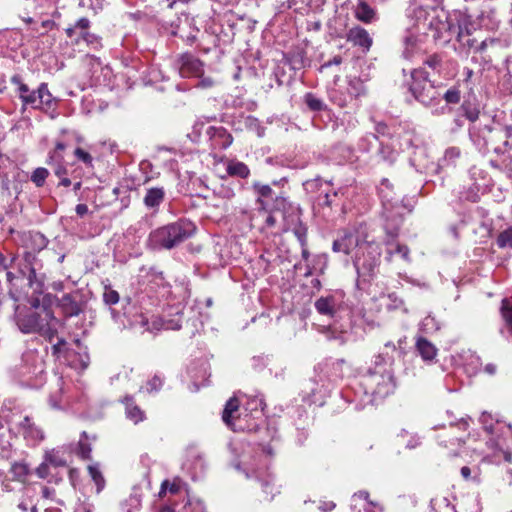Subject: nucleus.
Segmentation results:
<instances>
[{
  "label": "nucleus",
  "instance_id": "obj_1",
  "mask_svg": "<svg viewBox=\"0 0 512 512\" xmlns=\"http://www.w3.org/2000/svg\"><path fill=\"white\" fill-rule=\"evenodd\" d=\"M197 231L193 221L179 218L152 230L147 243L152 250H172L191 238Z\"/></svg>",
  "mask_w": 512,
  "mask_h": 512
},
{
  "label": "nucleus",
  "instance_id": "obj_2",
  "mask_svg": "<svg viewBox=\"0 0 512 512\" xmlns=\"http://www.w3.org/2000/svg\"><path fill=\"white\" fill-rule=\"evenodd\" d=\"M391 192L392 184L388 179H383L379 193L382 202V218L384 221V245H389L390 243L393 244V240H396L400 234V230L404 221L402 214L404 204L402 201L400 202L399 199L393 198L390 195Z\"/></svg>",
  "mask_w": 512,
  "mask_h": 512
},
{
  "label": "nucleus",
  "instance_id": "obj_3",
  "mask_svg": "<svg viewBox=\"0 0 512 512\" xmlns=\"http://www.w3.org/2000/svg\"><path fill=\"white\" fill-rule=\"evenodd\" d=\"M412 98L425 107L439 104L443 83L436 84L424 67L412 69L410 77L404 83Z\"/></svg>",
  "mask_w": 512,
  "mask_h": 512
},
{
  "label": "nucleus",
  "instance_id": "obj_4",
  "mask_svg": "<svg viewBox=\"0 0 512 512\" xmlns=\"http://www.w3.org/2000/svg\"><path fill=\"white\" fill-rule=\"evenodd\" d=\"M382 249L375 241H364V245L357 249L353 265L357 272L356 287L363 289L377 275L381 263Z\"/></svg>",
  "mask_w": 512,
  "mask_h": 512
},
{
  "label": "nucleus",
  "instance_id": "obj_5",
  "mask_svg": "<svg viewBox=\"0 0 512 512\" xmlns=\"http://www.w3.org/2000/svg\"><path fill=\"white\" fill-rule=\"evenodd\" d=\"M469 139L482 155L491 152L500 156L505 154L506 149L502 142L504 134L500 124L471 125L468 129Z\"/></svg>",
  "mask_w": 512,
  "mask_h": 512
},
{
  "label": "nucleus",
  "instance_id": "obj_6",
  "mask_svg": "<svg viewBox=\"0 0 512 512\" xmlns=\"http://www.w3.org/2000/svg\"><path fill=\"white\" fill-rule=\"evenodd\" d=\"M272 212L281 213L283 220V232L291 231L299 243L304 244L307 226L303 223L302 209L298 204L289 201L286 197L279 195L273 200Z\"/></svg>",
  "mask_w": 512,
  "mask_h": 512
},
{
  "label": "nucleus",
  "instance_id": "obj_7",
  "mask_svg": "<svg viewBox=\"0 0 512 512\" xmlns=\"http://www.w3.org/2000/svg\"><path fill=\"white\" fill-rule=\"evenodd\" d=\"M14 322L23 334H37L46 324L47 319H54L53 312L40 313L32 308H20L18 302L12 305Z\"/></svg>",
  "mask_w": 512,
  "mask_h": 512
},
{
  "label": "nucleus",
  "instance_id": "obj_8",
  "mask_svg": "<svg viewBox=\"0 0 512 512\" xmlns=\"http://www.w3.org/2000/svg\"><path fill=\"white\" fill-rule=\"evenodd\" d=\"M433 11L434 15L426 21L428 27L434 31L433 38L436 41L449 43L457 33L458 24H460L459 15H450L443 8Z\"/></svg>",
  "mask_w": 512,
  "mask_h": 512
},
{
  "label": "nucleus",
  "instance_id": "obj_9",
  "mask_svg": "<svg viewBox=\"0 0 512 512\" xmlns=\"http://www.w3.org/2000/svg\"><path fill=\"white\" fill-rule=\"evenodd\" d=\"M9 432L22 436L28 446H36L45 439L43 429L28 415H13L9 420Z\"/></svg>",
  "mask_w": 512,
  "mask_h": 512
},
{
  "label": "nucleus",
  "instance_id": "obj_10",
  "mask_svg": "<svg viewBox=\"0 0 512 512\" xmlns=\"http://www.w3.org/2000/svg\"><path fill=\"white\" fill-rule=\"evenodd\" d=\"M17 93L23 107L30 106L33 109L47 112L55 104V98L50 93L47 83H41L38 89L33 91L27 85H20L17 88Z\"/></svg>",
  "mask_w": 512,
  "mask_h": 512
},
{
  "label": "nucleus",
  "instance_id": "obj_11",
  "mask_svg": "<svg viewBox=\"0 0 512 512\" xmlns=\"http://www.w3.org/2000/svg\"><path fill=\"white\" fill-rule=\"evenodd\" d=\"M332 385L329 379H325L319 372L316 376L306 380L302 386V399L309 404L324 403V399L329 395Z\"/></svg>",
  "mask_w": 512,
  "mask_h": 512
},
{
  "label": "nucleus",
  "instance_id": "obj_12",
  "mask_svg": "<svg viewBox=\"0 0 512 512\" xmlns=\"http://www.w3.org/2000/svg\"><path fill=\"white\" fill-rule=\"evenodd\" d=\"M239 400L237 397H231L225 404L224 410L222 412V420L223 422L230 427L233 431H247V432H256L259 429V424L247 423L244 424V421L247 420L248 413H239L236 417L234 413L239 410Z\"/></svg>",
  "mask_w": 512,
  "mask_h": 512
},
{
  "label": "nucleus",
  "instance_id": "obj_13",
  "mask_svg": "<svg viewBox=\"0 0 512 512\" xmlns=\"http://www.w3.org/2000/svg\"><path fill=\"white\" fill-rule=\"evenodd\" d=\"M361 385L364 387V393L371 394L374 399H384L393 394L396 389V381L393 372L376 376L375 379L363 378Z\"/></svg>",
  "mask_w": 512,
  "mask_h": 512
},
{
  "label": "nucleus",
  "instance_id": "obj_14",
  "mask_svg": "<svg viewBox=\"0 0 512 512\" xmlns=\"http://www.w3.org/2000/svg\"><path fill=\"white\" fill-rule=\"evenodd\" d=\"M344 298L345 293L342 290L322 295L314 302L315 310L321 316L335 319L343 309Z\"/></svg>",
  "mask_w": 512,
  "mask_h": 512
},
{
  "label": "nucleus",
  "instance_id": "obj_15",
  "mask_svg": "<svg viewBox=\"0 0 512 512\" xmlns=\"http://www.w3.org/2000/svg\"><path fill=\"white\" fill-rule=\"evenodd\" d=\"M365 238H362L358 230L344 229L338 237L333 241L332 250L337 253L350 254L354 248L360 249L364 245Z\"/></svg>",
  "mask_w": 512,
  "mask_h": 512
},
{
  "label": "nucleus",
  "instance_id": "obj_16",
  "mask_svg": "<svg viewBox=\"0 0 512 512\" xmlns=\"http://www.w3.org/2000/svg\"><path fill=\"white\" fill-rule=\"evenodd\" d=\"M323 180L321 177H316L314 179L307 180L303 183V187L307 192L314 193L320 192L317 196V204L320 207L332 208L333 206H337V199L339 197L338 191L331 190H322Z\"/></svg>",
  "mask_w": 512,
  "mask_h": 512
},
{
  "label": "nucleus",
  "instance_id": "obj_17",
  "mask_svg": "<svg viewBox=\"0 0 512 512\" xmlns=\"http://www.w3.org/2000/svg\"><path fill=\"white\" fill-rule=\"evenodd\" d=\"M179 74L183 78L201 77L204 74V63L189 52L180 54L175 62Z\"/></svg>",
  "mask_w": 512,
  "mask_h": 512
},
{
  "label": "nucleus",
  "instance_id": "obj_18",
  "mask_svg": "<svg viewBox=\"0 0 512 512\" xmlns=\"http://www.w3.org/2000/svg\"><path fill=\"white\" fill-rule=\"evenodd\" d=\"M58 307L66 318L79 316L84 312L86 301L80 291L63 294L58 299Z\"/></svg>",
  "mask_w": 512,
  "mask_h": 512
},
{
  "label": "nucleus",
  "instance_id": "obj_19",
  "mask_svg": "<svg viewBox=\"0 0 512 512\" xmlns=\"http://www.w3.org/2000/svg\"><path fill=\"white\" fill-rule=\"evenodd\" d=\"M394 359L389 356L387 353H380L374 357L372 364L367 368L366 373L362 375L361 382H363V378H373L376 376H382L384 374L393 372L392 365Z\"/></svg>",
  "mask_w": 512,
  "mask_h": 512
},
{
  "label": "nucleus",
  "instance_id": "obj_20",
  "mask_svg": "<svg viewBox=\"0 0 512 512\" xmlns=\"http://www.w3.org/2000/svg\"><path fill=\"white\" fill-rule=\"evenodd\" d=\"M442 0H412L411 5L409 7L410 13L416 18L417 21H426L434 15V11L436 9H441L439 7Z\"/></svg>",
  "mask_w": 512,
  "mask_h": 512
},
{
  "label": "nucleus",
  "instance_id": "obj_21",
  "mask_svg": "<svg viewBox=\"0 0 512 512\" xmlns=\"http://www.w3.org/2000/svg\"><path fill=\"white\" fill-rule=\"evenodd\" d=\"M346 364L344 359L326 360L318 364L314 371L315 373L323 374L325 379H329L332 384L336 379H341L344 376L343 366Z\"/></svg>",
  "mask_w": 512,
  "mask_h": 512
},
{
  "label": "nucleus",
  "instance_id": "obj_22",
  "mask_svg": "<svg viewBox=\"0 0 512 512\" xmlns=\"http://www.w3.org/2000/svg\"><path fill=\"white\" fill-rule=\"evenodd\" d=\"M252 189L256 195V203L259 205V210L272 212L271 206L277 195H275L270 185L255 181L252 184Z\"/></svg>",
  "mask_w": 512,
  "mask_h": 512
},
{
  "label": "nucleus",
  "instance_id": "obj_23",
  "mask_svg": "<svg viewBox=\"0 0 512 512\" xmlns=\"http://www.w3.org/2000/svg\"><path fill=\"white\" fill-rule=\"evenodd\" d=\"M206 134L211 141V146L215 149H227L233 142L232 135L222 126H210Z\"/></svg>",
  "mask_w": 512,
  "mask_h": 512
},
{
  "label": "nucleus",
  "instance_id": "obj_24",
  "mask_svg": "<svg viewBox=\"0 0 512 512\" xmlns=\"http://www.w3.org/2000/svg\"><path fill=\"white\" fill-rule=\"evenodd\" d=\"M255 479L259 483L263 493L264 499L267 501L273 500L276 494L280 493L279 487L275 484V477L267 472H254Z\"/></svg>",
  "mask_w": 512,
  "mask_h": 512
},
{
  "label": "nucleus",
  "instance_id": "obj_25",
  "mask_svg": "<svg viewBox=\"0 0 512 512\" xmlns=\"http://www.w3.org/2000/svg\"><path fill=\"white\" fill-rule=\"evenodd\" d=\"M266 404L262 398L254 397L249 400L244 408L242 413H248L247 420L244 421V424L247 423H258L259 425L264 421L263 420V411Z\"/></svg>",
  "mask_w": 512,
  "mask_h": 512
},
{
  "label": "nucleus",
  "instance_id": "obj_26",
  "mask_svg": "<svg viewBox=\"0 0 512 512\" xmlns=\"http://www.w3.org/2000/svg\"><path fill=\"white\" fill-rule=\"evenodd\" d=\"M165 196L166 192L163 187L147 188L143 198V204L148 210L156 213L159 211L161 204L164 202Z\"/></svg>",
  "mask_w": 512,
  "mask_h": 512
},
{
  "label": "nucleus",
  "instance_id": "obj_27",
  "mask_svg": "<svg viewBox=\"0 0 512 512\" xmlns=\"http://www.w3.org/2000/svg\"><path fill=\"white\" fill-rule=\"evenodd\" d=\"M347 40L353 45L363 48L365 51H368L372 45V38L367 30L361 26H355L349 29Z\"/></svg>",
  "mask_w": 512,
  "mask_h": 512
},
{
  "label": "nucleus",
  "instance_id": "obj_28",
  "mask_svg": "<svg viewBox=\"0 0 512 512\" xmlns=\"http://www.w3.org/2000/svg\"><path fill=\"white\" fill-rule=\"evenodd\" d=\"M35 269H42V263L37 255L31 251H25L18 264V273L21 278L25 275L33 274Z\"/></svg>",
  "mask_w": 512,
  "mask_h": 512
},
{
  "label": "nucleus",
  "instance_id": "obj_29",
  "mask_svg": "<svg viewBox=\"0 0 512 512\" xmlns=\"http://www.w3.org/2000/svg\"><path fill=\"white\" fill-rule=\"evenodd\" d=\"M375 132H376V134L369 133L360 139V142H359L360 150L369 152L372 139L378 140L379 136L389 137V138H391V136H392V134L390 132V127L385 122H382V121L376 123Z\"/></svg>",
  "mask_w": 512,
  "mask_h": 512
},
{
  "label": "nucleus",
  "instance_id": "obj_30",
  "mask_svg": "<svg viewBox=\"0 0 512 512\" xmlns=\"http://www.w3.org/2000/svg\"><path fill=\"white\" fill-rule=\"evenodd\" d=\"M354 15L357 20L363 23H372L378 19L375 8L371 6L368 0H358L354 7Z\"/></svg>",
  "mask_w": 512,
  "mask_h": 512
},
{
  "label": "nucleus",
  "instance_id": "obj_31",
  "mask_svg": "<svg viewBox=\"0 0 512 512\" xmlns=\"http://www.w3.org/2000/svg\"><path fill=\"white\" fill-rule=\"evenodd\" d=\"M122 403L125 405L126 417L134 424H138L145 419V412L135 403L132 396L126 395Z\"/></svg>",
  "mask_w": 512,
  "mask_h": 512
},
{
  "label": "nucleus",
  "instance_id": "obj_32",
  "mask_svg": "<svg viewBox=\"0 0 512 512\" xmlns=\"http://www.w3.org/2000/svg\"><path fill=\"white\" fill-rule=\"evenodd\" d=\"M415 348L421 358L426 362L433 361L438 352L435 345L423 336H418L416 338Z\"/></svg>",
  "mask_w": 512,
  "mask_h": 512
},
{
  "label": "nucleus",
  "instance_id": "obj_33",
  "mask_svg": "<svg viewBox=\"0 0 512 512\" xmlns=\"http://www.w3.org/2000/svg\"><path fill=\"white\" fill-rule=\"evenodd\" d=\"M376 156L379 161L392 165L398 157V151L391 143L380 141Z\"/></svg>",
  "mask_w": 512,
  "mask_h": 512
},
{
  "label": "nucleus",
  "instance_id": "obj_34",
  "mask_svg": "<svg viewBox=\"0 0 512 512\" xmlns=\"http://www.w3.org/2000/svg\"><path fill=\"white\" fill-rule=\"evenodd\" d=\"M461 157V150L459 147H449L445 150L443 157L439 160L437 170L449 167H456Z\"/></svg>",
  "mask_w": 512,
  "mask_h": 512
},
{
  "label": "nucleus",
  "instance_id": "obj_35",
  "mask_svg": "<svg viewBox=\"0 0 512 512\" xmlns=\"http://www.w3.org/2000/svg\"><path fill=\"white\" fill-rule=\"evenodd\" d=\"M386 246V260L388 262L391 261L392 257L397 254L399 255L405 262L410 263V249L407 245L400 244L396 240H393V244L385 245Z\"/></svg>",
  "mask_w": 512,
  "mask_h": 512
},
{
  "label": "nucleus",
  "instance_id": "obj_36",
  "mask_svg": "<svg viewBox=\"0 0 512 512\" xmlns=\"http://www.w3.org/2000/svg\"><path fill=\"white\" fill-rule=\"evenodd\" d=\"M42 269H35L33 274L25 275L21 280H27V286L33 290V294H42L44 289V274Z\"/></svg>",
  "mask_w": 512,
  "mask_h": 512
},
{
  "label": "nucleus",
  "instance_id": "obj_37",
  "mask_svg": "<svg viewBox=\"0 0 512 512\" xmlns=\"http://www.w3.org/2000/svg\"><path fill=\"white\" fill-rule=\"evenodd\" d=\"M142 505V495L139 489L134 487L132 493L128 498L123 500L120 504L123 512H137Z\"/></svg>",
  "mask_w": 512,
  "mask_h": 512
},
{
  "label": "nucleus",
  "instance_id": "obj_38",
  "mask_svg": "<svg viewBox=\"0 0 512 512\" xmlns=\"http://www.w3.org/2000/svg\"><path fill=\"white\" fill-rule=\"evenodd\" d=\"M459 111H461L462 115L472 123L479 119L480 108L475 99H465L461 104Z\"/></svg>",
  "mask_w": 512,
  "mask_h": 512
},
{
  "label": "nucleus",
  "instance_id": "obj_39",
  "mask_svg": "<svg viewBox=\"0 0 512 512\" xmlns=\"http://www.w3.org/2000/svg\"><path fill=\"white\" fill-rule=\"evenodd\" d=\"M402 43L404 46L402 56L405 59L409 60L414 56L416 51L419 49L418 38L410 31H407L402 39Z\"/></svg>",
  "mask_w": 512,
  "mask_h": 512
},
{
  "label": "nucleus",
  "instance_id": "obj_40",
  "mask_svg": "<svg viewBox=\"0 0 512 512\" xmlns=\"http://www.w3.org/2000/svg\"><path fill=\"white\" fill-rule=\"evenodd\" d=\"M42 297L32 296L29 300L30 307L33 310L39 311L40 313H44L46 311L53 312L52 305V295L51 294H41Z\"/></svg>",
  "mask_w": 512,
  "mask_h": 512
},
{
  "label": "nucleus",
  "instance_id": "obj_41",
  "mask_svg": "<svg viewBox=\"0 0 512 512\" xmlns=\"http://www.w3.org/2000/svg\"><path fill=\"white\" fill-rule=\"evenodd\" d=\"M226 172L229 176L246 179L250 175L249 167L241 161L232 160L227 164Z\"/></svg>",
  "mask_w": 512,
  "mask_h": 512
},
{
  "label": "nucleus",
  "instance_id": "obj_42",
  "mask_svg": "<svg viewBox=\"0 0 512 512\" xmlns=\"http://www.w3.org/2000/svg\"><path fill=\"white\" fill-rule=\"evenodd\" d=\"M348 87L347 91L351 97L359 98L361 96H365L367 93V89L364 81L359 77H348Z\"/></svg>",
  "mask_w": 512,
  "mask_h": 512
},
{
  "label": "nucleus",
  "instance_id": "obj_43",
  "mask_svg": "<svg viewBox=\"0 0 512 512\" xmlns=\"http://www.w3.org/2000/svg\"><path fill=\"white\" fill-rule=\"evenodd\" d=\"M6 280L9 284V290L7 297L13 301V303H17L20 300V292L18 291V282L22 281L20 275H15L11 271L6 273Z\"/></svg>",
  "mask_w": 512,
  "mask_h": 512
},
{
  "label": "nucleus",
  "instance_id": "obj_44",
  "mask_svg": "<svg viewBox=\"0 0 512 512\" xmlns=\"http://www.w3.org/2000/svg\"><path fill=\"white\" fill-rule=\"evenodd\" d=\"M185 465L191 471V476L194 480L200 478L206 469L205 460L201 455H195L193 460H189Z\"/></svg>",
  "mask_w": 512,
  "mask_h": 512
},
{
  "label": "nucleus",
  "instance_id": "obj_45",
  "mask_svg": "<svg viewBox=\"0 0 512 512\" xmlns=\"http://www.w3.org/2000/svg\"><path fill=\"white\" fill-rule=\"evenodd\" d=\"M355 127L354 123L348 121L345 123L343 120H334L331 124L332 132L339 140L345 139L349 132Z\"/></svg>",
  "mask_w": 512,
  "mask_h": 512
},
{
  "label": "nucleus",
  "instance_id": "obj_46",
  "mask_svg": "<svg viewBox=\"0 0 512 512\" xmlns=\"http://www.w3.org/2000/svg\"><path fill=\"white\" fill-rule=\"evenodd\" d=\"M303 101L308 109L312 112H321L327 110V105L324 103V101L311 92H308L304 95Z\"/></svg>",
  "mask_w": 512,
  "mask_h": 512
},
{
  "label": "nucleus",
  "instance_id": "obj_47",
  "mask_svg": "<svg viewBox=\"0 0 512 512\" xmlns=\"http://www.w3.org/2000/svg\"><path fill=\"white\" fill-rule=\"evenodd\" d=\"M440 329V322L432 315L428 314L420 323L419 330L425 334H430Z\"/></svg>",
  "mask_w": 512,
  "mask_h": 512
},
{
  "label": "nucleus",
  "instance_id": "obj_48",
  "mask_svg": "<svg viewBox=\"0 0 512 512\" xmlns=\"http://www.w3.org/2000/svg\"><path fill=\"white\" fill-rule=\"evenodd\" d=\"M423 65L436 73H440L443 66V57L438 53L427 55L423 60Z\"/></svg>",
  "mask_w": 512,
  "mask_h": 512
},
{
  "label": "nucleus",
  "instance_id": "obj_49",
  "mask_svg": "<svg viewBox=\"0 0 512 512\" xmlns=\"http://www.w3.org/2000/svg\"><path fill=\"white\" fill-rule=\"evenodd\" d=\"M192 20L189 18L187 14L182 13L175 21H172L169 24L168 33L171 35L172 31L179 30L180 33L184 32L185 27L191 29Z\"/></svg>",
  "mask_w": 512,
  "mask_h": 512
},
{
  "label": "nucleus",
  "instance_id": "obj_50",
  "mask_svg": "<svg viewBox=\"0 0 512 512\" xmlns=\"http://www.w3.org/2000/svg\"><path fill=\"white\" fill-rule=\"evenodd\" d=\"M198 29L193 28L191 26V29L188 27H185L184 32H181L179 30L172 31L171 35L181 38L187 45H193L197 41V33Z\"/></svg>",
  "mask_w": 512,
  "mask_h": 512
},
{
  "label": "nucleus",
  "instance_id": "obj_51",
  "mask_svg": "<svg viewBox=\"0 0 512 512\" xmlns=\"http://www.w3.org/2000/svg\"><path fill=\"white\" fill-rule=\"evenodd\" d=\"M455 37L463 48H475L476 39L471 38V35L464 34V28L461 24H458V30Z\"/></svg>",
  "mask_w": 512,
  "mask_h": 512
},
{
  "label": "nucleus",
  "instance_id": "obj_52",
  "mask_svg": "<svg viewBox=\"0 0 512 512\" xmlns=\"http://www.w3.org/2000/svg\"><path fill=\"white\" fill-rule=\"evenodd\" d=\"M441 99H444L447 104H458L461 100V91L459 86H452L444 93H441Z\"/></svg>",
  "mask_w": 512,
  "mask_h": 512
},
{
  "label": "nucleus",
  "instance_id": "obj_53",
  "mask_svg": "<svg viewBox=\"0 0 512 512\" xmlns=\"http://www.w3.org/2000/svg\"><path fill=\"white\" fill-rule=\"evenodd\" d=\"M88 438L87 432L83 431L81 433V438L78 442V451L77 454L84 460H88L91 458L92 448L91 445L84 440Z\"/></svg>",
  "mask_w": 512,
  "mask_h": 512
},
{
  "label": "nucleus",
  "instance_id": "obj_54",
  "mask_svg": "<svg viewBox=\"0 0 512 512\" xmlns=\"http://www.w3.org/2000/svg\"><path fill=\"white\" fill-rule=\"evenodd\" d=\"M55 321H56L55 317H54V319H47L46 324H44V327L37 334L46 338L49 342H52L54 337L57 335V329L52 324Z\"/></svg>",
  "mask_w": 512,
  "mask_h": 512
},
{
  "label": "nucleus",
  "instance_id": "obj_55",
  "mask_svg": "<svg viewBox=\"0 0 512 512\" xmlns=\"http://www.w3.org/2000/svg\"><path fill=\"white\" fill-rule=\"evenodd\" d=\"M49 171L44 167L36 168L30 177V180L35 184L36 187H42L45 184Z\"/></svg>",
  "mask_w": 512,
  "mask_h": 512
},
{
  "label": "nucleus",
  "instance_id": "obj_56",
  "mask_svg": "<svg viewBox=\"0 0 512 512\" xmlns=\"http://www.w3.org/2000/svg\"><path fill=\"white\" fill-rule=\"evenodd\" d=\"M79 38L87 43V45L91 46L93 49H99L101 45V37L90 33L88 31H82L79 34Z\"/></svg>",
  "mask_w": 512,
  "mask_h": 512
},
{
  "label": "nucleus",
  "instance_id": "obj_57",
  "mask_svg": "<svg viewBox=\"0 0 512 512\" xmlns=\"http://www.w3.org/2000/svg\"><path fill=\"white\" fill-rule=\"evenodd\" d=\"M45 460L54 467H65L67 465L66 460L59 454L58 451L52 450L45 454Z\"/></svg>",
  "mask_w": 512,
  "mask_h": 512
},
{
  "label": "nucleus",
  "instance_id": "obj_58",
  "mask_svg": "<svg viewBox=\"0 0 512 512\" xmlns=\"http://www.w3.org/2000/svg\"><path fill=\"white\" fill-rule=\"evenodd\" d=\"M88 472H89L90 477L92 478V480L95 482V484L97 486V492H100L105 485V480H104V477L102 476L101 471L99 470V468L97 466L90 465L88 467Z\"/></svg>",
  "mask_w": 512,
  "mask_h": 512
},
{
  "label": "nucleus",
  "instance_id": "obj_59",
  "mask_svg": "<svg viewBox=\"0 0 512 512\" xmlns=\"http://www.w3.org/2000/svg\"><path fill=\"white\" fill-rule=\"evenodd\" d=\"M52 355L54 357H60V355H69L71 350L68 347V343L64 338L58 339L57 343H55L52 347Z\"/></svg>",
  "mask_w": 512,
  "mask_h": 512
},
{
  "label": "nucleus",
  "instance_id": "obj_60",
  "mask_svg": "<svg viewBox=\"0 0 512 512\" xmlns=\"http://www.w3.org/2000/svg\"><path fill=\"white\" fill-rule=\"evenodd\" d=\"M164 384V377L160 374H155L150 380L146 383V390L148 393H156L161 390Z\"/></svg>",
  "mask_w": 512,
  "mask_h": 512
},
{
  "label": "nucleus",
  "instance_id": "obj_61",
  "mask_svg": "<svg viewBox=\"0 0 512 512\" xmlns=\"http://www.w3.org/2000/svg\"><path fill=\"white\" fill-rule=\"evenodd\" d=\"M183 313L177 312L174 317L165 319L163 321L164 329L166 330H179L182 327Z\"/></svg>",
  "mask_w": 512,
  "mask_h": 512
},
{
  "label": "nucleus",
  "instance_id": "obj_62",
  "mask_svg": "<svg viewBox=\"0 0 512 512\" xmlns=\"http://www.w3.org/2000/svg\"><path fill=\"white\" fill-rule=\"evenodd\" d=\"M30 239L34 250L41 251L48 244L47 238L40 232L30 233Z\"/></svg>",
  "mask_w": 512,
  "mask_h": 512
},
{
  "label": "nucleus",
  "instance_id": "obj_63",
  "mask_svg": "<svg viewBox=\"0 0 512 512\" xmlns=\"http://www.w3.org/2000/svg\"><path fill=\"white\" fill-rule=\"evenodd\" d=\"M497 245L500 248H512V228L501 232L497 237Z\"/></svg>",
  "mask_w": 512,
  "mask_h": 512
},
{
  "label": "nucleus",
  "instance_id": "obj_64",
  "mask_svg": "<svg viewBox=\"0 0 512 512\" xmlns=\"http://www.w3.org/2000/svg\"><path fill=\"white\" fill-rule=\"evenodd\" d=\"M10 471L19 480L25 478L29 473L28 466L25 463L18 462L12 464Z\"/></svg>",
  "mask_w": 512,
  "mask_h": 512
}]
</instances>
